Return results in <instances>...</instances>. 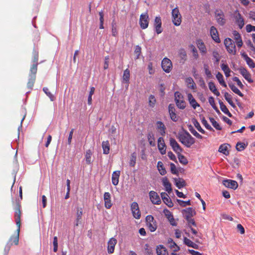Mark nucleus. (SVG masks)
I'll use <instances>...</instances> for the list:
<instances>
[{
  "mask_svg": "<svg viewBox=\"0 0 255 255\" xmlns=\"http://www.w3.org/2000/svg\"><path fill=\"white\" fill-rule=\"evenodd\" d=\"M208 86L210 90L216 96H219L220 95V92L217 89L214 83L213 82H210L208 83Z\"/></svg>",
  "mask_w": 255,
  "mask_h": 255,
  "instance_id": "nucleus-29",
  "label": "nucleus"
},
{
  "mask_svg": "<svg viewBox=\"0 0 255 255\" xmlns=\"http://www.w3.org/2000/svg\"><path fill=\"white\" fill-rule=\"evenodd\" d=\"M185 219L187 221L188 225L190 227H191V225H192L195 227L196 226L195 222L194 220V219L192 218V217L187 216V217H186Z\"/></svg>",
  "mask_w": 255,
  "mask_h": 255,
  "instance_id": "nucleus-61",
  "label": "nucleus"
},
{
  "mask_svg": "<svg viewBox=\"0 0 255 255\" xmlns=\"http://www.w3.org/2000/svg\"><path fill=\"white\" fill-rule=\"evenodd\" d=\"M161 197L163 202L168 207H172L173 206V203L172 202L171 199L169 197L168 195L165 192H162L161 193Z\"/></svg>",
  "mask_w": 255,
  "mask_h": 255,
  "instance_id": "nucleus-16",
  "label": "nucleus"
},
{
  "mask_svg": "<svg viewBox=\"0 0 255 255\" xmlns=\"http://www.w3.org/2000/svg\"><path fill=\"white\" fill-rule=\"evenodd\" d=\"M178 139L187 147H190L195 142V138L187 131L184 133H179Z\"/></svg>",
  "mask_w": 255,
  "mask_h": 255,
  "instance_id": "nucleus-2",
  "label": "nucleus"
},
{
  "mask_svg": "<svg viewBox=\"0 0 255 255\" xmlns=\"http://www.w3.org/2000/svg\"><path fill=\"white\" fill-rule=\"evenodd\" d=\"M177 201L179 203V204L182 206V207H185L187 205H191V201L190 200L187 201H184L181 200L177 199Z\"/></svg>",
  "mask_w": 255,
  "mask_h": 255,
  "instance_id": "nucleus-60",
  "label": "nucleus"
},
{
  "mask_svg": "<svg viewBox=\"0 0 255 255\" xmlns=\"http://www.w3.org/2000/svg\"><path fill=\"white\" fill-rule=\"evenodd\" d=\"M104 199L105 201V206L107 209H110L112 204L111 200V194L109 192H105L104 194Z\"/></svg>",
  "mask_w": 255,
  "mask_h": 255,
  "instance_id": "nucleus-21",
  "label": "nucleus"
},
{
  "mask_svg": "<svg viewBox=\"0 0 255 255\" xmlns=\"http://www.w3.org/2000/svg\"><path fill=\"white\" fill-rule=\"evenodd\" d=\"M185 212L186 213V215H185V218L187 216H189L190 217H192L195 214L194 210L192 208H188L184 210Z\"/></svg>",
  "mask_w": 255,
  "mask_h": 255,
  "instance_id": "nucleus-48",
  "label": "nucleus"
},
{
  "mask_svg": "<svg viewBox=\"0 0 255 255\" xmlns=\"http://www.w3.org/2000/svg\"><path fill=\"white\" fill-rule=\"evenodd\" d=\"M229 86L230 89L232 90L236 94L238 95L239 96L243 97L244 95L243 93L236 87V86L233 83H229Z\"/></svg>",
  "mask_w": 255,
  "mask_h": 255,
  "instance_id": "nucleus-36",
  "label": "nucleus"
},
{
  "mask_svg": "<svg viewBox=\"0 0 255 255\" xmlns=\"http://www.w3.org/2000/svg\"><path fill=\"white\" fill-rule=\"evenodd\" d=\"M149 17L147 12L142 13L140 16L139 24L142 29H145L148 26Z\"/></svg>",
  "mask_w": 255,
  "mask_h": 255,
  "instance_id": "nucleus-9",
  "label": "nucleus"
},
{
  "mask_svg": "<svg viewBox=\"0 0 255 255\" xmlns=\"http://www.w3.org/2000/svg\"><path fill=\"white\" fill-rule=\"evenodd\" d=\"M117 243V240L112 238L108 242V252L109 254H113L114 252L115 247Z\"/></svg>",
  "mask_w": 255,
  "mask_h": 255,
  "instance_id": "nucleus-17",
  "label": "nucleus"
},
{
  "mask_svg": "<svg viewBox=\"0 0 255 255\" xmlns=\"http://www.w3.org/2000/svg\"><path fill=\"white\" fill-rule=\"evenodd\" d=\"M175 103L177 107L180 109L183 110L186 107V103L183 100V99L180 100H177L176 101H175Z\"/></svg>",
  "mask_w": 255,
  "mask_h": 255,
  "instance_id": "nucleus-43",
  "label": "nucleus"
},
{
  "mask_svg": "<svg viewBox=\"0 0 255 255\" xmlns=\"http://www.w3.org/2000/svg\"><path fill=\"white\" fill-rule=\"evenodd\" d=\"M20 205L19 203H17L16 205V206L15 207L14 210H15V214H14V217L15 220V223L16 226L17 227V229L16 230V235L14 236H12L9 241L8 243L12 245L13 244H14L15 245H17L18 244L19 242V232H20V226H21V221H20V218H21V211H20Z\"/></svg>",
  "mask_w": 255,
  "mask_h": 255,
  "instance_id": "nucleus-1",
  "label": "nucleus"
},
{
  "mask_svg": "<svg viewBox=\"0 0 255 255\" xmlns=\"http://www.w3.org/2000/svg\"><path fill=\"white\" fill-rule=\"evenodd\" d=\"M221 67L222 70L224 71L225 75L227 77H229V76H230V73L231 72V70H230L227 64L223 63L221 64Z\"/></svg>",
  "mask_w": 255,
  "mask_h": 255,
  "instance_id": "nucleus-38",
  "label": "nucleus"
},
{
  "mask_svg": "<svg viewBox=\"0 0 255 255\" xmlns=\"http://www.w3.org/2000/svg\"><path fill=\"white\" fill-rule=\"evenodd\" d=\"M91 155H92V152L90 149L87 150L86 152V163L88 164H90L91 163Z\"/></svg>",
  "mask_w": 255,
  "mask_h": 255,
  "instance_id": "nucleus-51",
  "label": "nucleus"
},
{
  "mask_svg": "<svg viewBox=\"0 0 255 255\" xmlns=\"http://www.w3.org/2000/svg\"><path fill=\"white\" fill-rule=\"evenodd\" d=\"M190 48L191 49V51L193 53V56L195 59H197L199 57V55L198 53L197 50L196 49V47L193 45H190Z\"/></svg>",
  "mask_w": 255,
  "mask_h": 255,
  "instance_id": "nucleus-58",
  "label": "nucleus"
},
{
  "mask_svg": "<svg viewBox=\"0 0 255 255\" xmlns=\"http://www.w3.org/2000/svg\"><path fill=\"white\" fill-rule=\"evenodd\" d=\"M223 184L225 187L234 190L236 189L238 187V183L237 181L230 179L224 180L223 181Z\"/></svg>",
  "mask_w": 255,
  "mask_h": 255,
  "instance_id": "nucleus-12",
  "label": "nucleus"
},
{
  "mask_svg": "<svg viewBox=\"0 0 255 255\" xmlns=\"http://www.w3.org/2000/svg\"><path fill=\"white\" fill-rule=\"evenodd\" d=\"M161 67L165 72L168 73L172 69V63L169 59L164 58L161 61Z\"/></svg>",
  "mask_w": 255,
  "mask_h": 255,
  "instance_id": "nucleus-8",
  "label": "nucleus"
},
{
  "mask_svg": "<svg viewBox=\"0 0 255 255\" xmlns=\"http://www.w3.org/2000/svg\"><path fill=\"white\" fill-rule=\"evenodd\" d=\"M177 154L179 162L183 165H186L188 163V160L186 157L180 153Z\"/></svg>",
  "mask_w": 255,
  "mask_h": 255,
  "instance_id": "nucleus-46",
  "label": "nucleus"
},
{
  "mask_svg": "<svg viewBox=\"0 0 255 255\" xmlns=\"http://www.w3.org/2000/svg\"><path fill=\"white\" fill-rule=\"evenodd\" d=\"M83 215V211L82 208H77V213H76V220L75 226H78L79 225V222L82 218V216Z\"/></svg>",
  "mask_w": 255,
  "mask_h": 255,
  "instance_id": "nucleus-37",
  "label": "nucleus"
},
{
  "mask_svg": "<svg viewBox=\"0 0 255 255\" xmlns=\"http://www.w3.org/2000/svg\"><path fill=\"white\" fill-rule=\"evenodd\" d=\"M209 103L211 105V106L212 107V108L215 110V111L218 113L220 114V111L218 109L217 107L216 106L215 103L214 99L213 97H210L209 98Z\"/></svg>",
  "mask_w": 255,
  "mask_h": 255,
  "instance_id": "nucleus-44",
  "label": "nucleus"
},
{
  "mask_svg": "<svg viewBox=\"0 0 255 255\" xmlns=\"http://www.w3.org/2000/svg\"><path fill=\"white\" fill-rule=\"evenodd\" d=\"M179 56L183 60H186L187 54L185 50L184 49H181L178 52Z\"/></svg>",
  "mask_w": 255,
  "mask_h": 255,
  "instance_id": "nucleus-59",
  "label": "nucleus"
},
{
  "mask_svg": "<svg viewBox=\"0 0 255 255\" xmlns=\"http://www.w3.org/2000/svg\"><path fill=\"white\" fill-rule=\"evenodd\" d=\"M219 104H220V109H221V111L224 113H225V114L228 115L229 117H232V114L229 112L228 108L224 104V103L222 101H219Z\"/></svg>",
  "mask_w": 255,
  "mask_h": 255,
  "instance_id": "nucleus-32",
  "label": "nucleus"
},
{
  "mask_svg": "<svg viewBox=\"0 0 255 255\" xmlns=\"http://www.w3.org/2000/svg\"><path fill=\"white\" fill-rule=\"evenodd\" d=\"M156 253L157 255H168V252L163 245L157 246Z\"/></svg>",
  "mask_w": 255,
  "mask_h": 255,
  "instance_id": "nucleus-28",
  "label": "nucleus"
},
{
  "mask_svg": "<svg viewBox=\"0 0 255 255\" xmlns=\"http://www.w3.org/2000/svg\"><path fill=\"white\" fill-rule=\"evenodd\" d=\"M166 216H167V217L170 224L172 226H176V222L175 221L173 216L169 211H168V214H166Z\"/></svg>",
  "mask_w": 255,
  "mask_h": 255,
  "instance_id": "nucleus-55",
  "label": "nucleus"
},
{
  "mask_svg": "<svg viewBox=\"0 0 255 255\" xmlns=\"http://www.w3.org/2000/svg\"><path fill=\"white\" fill-rule=\"evenodd\" d=\"M131 210L133 216L136 219H139L140 218L141 214L139 209L138 204L135 202H132L131 204Z\"/></svg>",
  "mask_w": 255,
  "mask_h": 255,
  "instance_id": "nucleus-10",
  "label": "nucleus"
},
{
  "mask_svg": "<svg viewBox=\"0 0 255 255\" xmlns=\"http://www.w3.org/2000/svg\"><path fill=\"white\" fill-rule=\"evenodd\" d=\"M224 44L227 51L233 55L236 54V47L234 41L230 38L224 40Z\"/></svg>",
  "mask_w": 255,
  "mask_h": 255,
  "instance_id": "nucleus-3",
  "label": "nucleus"
},
{
  "mask_svg": "<svg viewBox=\"0 0 255 255\" xmlns=\"http://www.w3.org/2000/svg\"><path fill=\"white\" fill-rule=\"evenodd\" d=\"M247 145V144H246L243 142H239L237 143L236 148L238 151H241L244 150Z\"/></svg>",
  "mask_w": 255,
  "mask_h": 255,
  "instance_id": "nucleus-53",
  "label": "nucleus"
},
{
  "mask_svg": "<svg viewBox=\"0 0 255 255\" xmlns=\"http://www.w3.org/2000/svg\"><path fill=\"white\" fill-rule=\"evenodd\" d=\"M130 77V71L128 69H126L124 71L123 76V83L127 84V88L128 86L129 80Z\"/></svg>",
  "mask_w": 255,
  "mask_h": 255,
  "instance_id": "nucleus-26",
  "label": "nucleus"
},
{
  "mask_svg": "<svg viewBox=\"0 0 255 255\" xmlns=\"http://www.w3.org/2000/svg\"><path fill=\"white\" fill-rule=\"evenodd\" d=\"M170 145L171 146L172 149L177 154L180 153L182 151V149L177 143L176 140L173 138H170L169 139Z\"/></svg>",
  "mask_w": 255,
  "mask_h": 255,
  "instance_id": "nucleus-11",
  "label": "nucleus"
},
{
  "mask_svg": "<svg viewBox=\"0 0 255 255\" xmlns=\"http://www.w3.org/2000/svg\"><path fill=\"white\" fill-rule=\"evenodd\" d=\"M157 142L158 148L160 153L162 155L165 154L166 153V145L163 137H159L157 140Z\"/></svg>",
  "mask_w": 255,
  "mask_h": 255,
  "instance_id": "nucleus-15",
  "label": "nucleus"
},
{
  "mask_svg": "<svg viewBox=\"0 0 255 255\" xmlns=\"http://www.w3.org/2000/svg\"><path fill=\"white\" fill-rule=\"evenodd\" d=\"M157 129L159 130L160 134L164 136L166 133V128L164 124L161 121L156 122Z\"/></svg>",
  "mask_w": 255,
  "mask_h": 255,
  "instance_id": "nucleus-25",
  "label": "nucleus"
},
{
  "mask_svg": "<svg viewBox=\"0 0 255 255\" xmlns=\"http://www.w3.org/2000/svg\"><path fill=\"white\" fill-rule=\"evenodd\" d=\"M149 194L150 200L153 204L159 205L161 203L160 198L156 192L151 191Z\"/></svg>",
  "mask_w": 255,
  "mask_h": 255,
  "instance_id": "nucleus-13",
  "label": "nucleus"
},
{
  "mask_svg": "<svg viewBox=\"0 0 255 255\" xmlns=\"http://www.w3.org/2000/svg\"><path fill=\"white\" fill-rule=\"evenodd\" d=\"M233 38L235 40L237 47L240 48L243 44V42L241 34L236 30L233 31Z\"/></svg>",
  "mask_w": 255,
  "mask_h": 255,
  "instance_id": "nucleus-14",
  "label": "nucleus"
},
{
  "mask_svg": "<svg viewBox=\"0 0 255 255\" xmlns=\"http://www.w3.org/2000/svg\"><path fill=\"white\" fill-rule=\"evenodd\" d=\"M185 81L188 88L193 90L196 88V84L191 77L186 78Z\"/></svg>",
  "mask_w": 255,
  "mask_h": 255,
  "instance_id": "nucleus-35",
  "label": "nucleus"
},
{
  "mask_svg": "<svg viewBox=\"0 0 255 255\" xmlns=\"http://www.w3.org/2000/svg\"><path fill=\"white\" fill-rule=\"evenodd\" d=\"M168 244L170 248L172 249L174 252H177L180 250V248L176 245L171 238L168 239Z\"/></svg>",
  "mask_w": 255,
  "mask_h": 255,
  "instance_id": "nucleus-30",
  "label": "nucleus"
},
{
  "mask_svg": "<svg viewBox=\"0 0 255 255\" xmlns=\"http://www.w3.org/2000/svg\"><path fill=\"white\" fill-rule=\"evenodd\" d=\"M193 124L199 131L203 134L205 133V130L201 128L199 123L197 121V120L193 119Z\"/></svg>",
  "mask_w": 255,
  "mask_h": 255,
  "instance_id": "nucleus-45",
  "label": "nucleus"
},
{
  "mask_svg": "<svg viewBox=\"0 0 255 255\" xmlns=\"http://www.w3.org/2000/svg\"><path fill=\"white\" fill-rule=\"evenodd\" d=\"M121 174L120 170L113 172L112 176V182L114 185H117L119 182V177Z\"/></svg>",
  "mask_w": 255,
  "mask_h": 255,
  "instance_id": "nucleus-23",
  "label": "nucleus"
},
{
  "mask_svg": "<svg viewBox=\"0 0 255 255\" xmlns=\"http://www.w3.org/2000/svg\"><path fill=\"white\" fill-rule=\"evenodd\" d=\"M234 20L235 23L240 29L244 27L245 25L244 18L238 10H236L234 12Z\"/></svg>",
  "mask_w": 255,
  "mask_h": 255,
  "instance_id": "nucleus-7",
  "label": "nucleus"
},
{
  "mask_svg": "<svg viewBox=\"0 0 255 255\" xmlns=\"http://www.w3.org/2000/svg\"><path fill=\"white\" fill-rule=\"evenodd\" d=\"M210 34L212 39L217 43H220L221 40L219 37L218 32L217 29L212 26L210 28Z\"/></svg>",
  "mask_w": 255,
  "mask_h": 255,
  "instance_id": "nucleus-20",
  "label": "nucleus"
},
{
  "mask_svg": "<svg viewBox=\"0 0 255 255\" xmlns=\"http://www.w3.org/2000/svg\"><path fill=\"white\" fill-rule=\"evenodd\" d=\"M136 153L135 152L132 153L130 156V159L129 161V165L131 167H134L136 163Z\"/></svg>",
  "mask_w": 255,
  "mask_h": 255,
  "instance_id": "nucleus-52",
  "label": "nucleus"
},
{
  "mask_svg": "<svg viewBox=\"0 0 255 255\" xmlns=\"http://www.w3.org/2000/svg\"><path fill=\"white\" fill-rule=\"evenodd\" d=\"M191 132L197 138L201 139L202 138V136L200 135L197 131H196L193 128L192 129H189Z\"/></svg>",
  "mask_w": 255,
  "mask_h": 255,
  "instance_id": "nucleus-64",
  "label": "nucleus"
},
{
  "mask_svg": "<svg viewBox=\"0 0 255 255\" xmlns=\"http://www.w3.org/2000/svg\"><path fill=\"white\" fill-rule=\"evenodd\" d=\"M103 149V153L108 154L110 152V144L108 140L104 141L102 144Z\"/></svg>",
  "mask_w": 255,
  "mask_h": 255,
  "instance_id": "nucleus-33",
  "label": "nucleus"
},
{
  "mask_svg": "<svg viewBox=\"0 0 255 255\" xmlns=\"http://www.w3.org/2000/svg\"><path fill=\"white\" fill-rule=\"evenodd\" d=\"M43 91L45 94L50 98L51 101H54L55 100V96L49 92V89L47 87H44Z\"/></svg>",
  "mask_w": 255,
  "mask_h": 255,
  "instance_id": "nucleus-47",
  "label": "nucleus"
},
{
  "mask_svg": "<svg viewBox=\"0 0 255 255\" xmlns=\"http://www.w3.org/2000/svg\"><path fill=\"white\" fill-rule=\"evenodd\" d=\"M201 122L207 129L210 131H214L213 128L208 123L207 121L206 120L204 117H203L202 119H201Z\"/></svg>",
  "mask_w": 255,
  "mask_h": 255,
  "instance_id": "nucleus-56",
  "label": "nucleus"
},
{
  "mask_svg": "<svg viewBox=\"0 0 255 255\" xmlns=\"http://www.w3.org/2000/svg\"><path fill=\"white\" fill-rule=\"evenodd\" d=\"M216 78L218 79L220 84L223 87H226L227 85L224 80L223 75L220 73L218 72L216 75Z\"/></svg>",
  "mask_w": 255,
  "mask_h": 255,
  "instance_id": "nucleus-41",
  "label": "nucleus"
},
{
  "mask_svg": "<svg viewBox=\"0 0 255 255\" xmlns=\"http://www.w3.org/2000/svg\"><path fill=\"white\" fill-rule=\"evenodd\" d=\"M146 225L150 232H154L157 229V224L154 217L151 215L146 217Z\"/></svg>",
  "mask_w": 255,
  "mask_h": 255,
  "instance_id": "nucleus-5",
  "label": "nucleus"
},
{
  "mask_svg": "<svg viewBox=\"0 0 255 255\" xmlns=\"http://www.w3.org/2000/svg\"><path fill=\"white\" fill-rule=\"evenodd\" d=\"M197 47L199 48V50L200 51V52L203 54H205L207 52V49L204 43V42L202 41V40L199 39L197 41Z\"/></svg>",
  "mask_w": 255,
  "mask_h": 255,
  "instance_id": "nucleus-27",
  "label": "nucleus"
},
{
  "mask_svg": "<svg viewBox=\"0 0 255 255\" xmlns=\"http://www.w3.org/2000/svg\"><path fill=\"white\" fill-rule=\"evenodd\" d=\"M246 62L250 68H254L255 67V63L253 60L250 57L247 59Z\"/></svg>",
  "mask_w": 255,
  "mask_h": 255,
  "instance_id": "nucleus-62",
  "label": "nucleus"
},
{
  "mask_svg": "<svg viewBox=\"0 0 255 255\" xmlns=\"http://www.w3.org/2000/svg\"><path fill=\"white\" fill-rule=\"evenodd\" d=\"M204 69L205 70V73L206 75H207V76L208 78H211L212 77V74H211V71L209 69L208 66L206 64H204Z\"/></svg>",
  "mask_w": 255,
  "mask_h": 255,
  "instance_id": "nucleus-63",
  "label": "nucleus"
},
{
  "mask_svg": "<svg viewBox=\"0 0 255 255\" xmlns=\"http://www.w3.org/2000/svg\"><path fill=\"white\" fill-rule=\"evenodd\" d=\"M37 64H33L30 69L29 76H34L36 77V74L37 71Z\"/></svg>",
  "mask_w": 255,
  "mask_h": 255,
  "instance_id": "nucleus-42",
  "label": "nucleus"
},
{
  "mask_svg": "<svg viewBox=\"0 0 255 255\" xmlns=\"http://www.w3.org/2000/svg\"><path fill=\"white\" fill-rule=\"evenodd\" d=\"M147 139L149 144L154 146L155 145V138L152 132H149L147 134Z\"/></svg>",
  "mask_w": 255,
  "mask_h": 255,
  "instance_id": "nucleus-40",
  "label": "nucleus"
},
{
  "mask_svg": "<svg viewBox=\"0 0 255 255\" xmlns=\"http://www.w3.org/2000/svg\"><path fill=\"white\" fill-rule=\"evenodd\" d=\"M35 80H36V77H34V76H29V79H28V81L27 84V87L30 90H31L32 87H33Z\"/></svg>",
  "mask_w": 255,
  "mask_h": 255,
  "instance_id": "nucleus-39",
  "label": "nucleus"
},
{
  "mask_svg": "<svg viewBox=\"0 0 255 255\" xmlns=\"http://www.w3.org/2000/svg\"><path fill=\"white\" fill-rule=\"evenodd\" d=\"M162 182L165 190L168 193H170L172 191L171 184L169 182L168 178L166 177H163L162 180Z\"/></svg>",
  "mask_w": 255,
  "mask_h": 255,
  "instance_id": "nucleus-24",
  "label": "nucleus"
},
{
  "mask_svg": "<svg viewBox=\"0 0 255 255\" xmlns=\"http://www.w3.org/2000/svg\"><path fill=\"white\" fill-rule=\"evenodd\" d=\"M210 121L211 123L213 126L217 130H221L222 127L220 126L219 124L217 123L213 118H209Z\"/></svg>",
  "mask_w": 255,
  "mask_h": 255,
  "instance_id": "nucleus-49",
  "label": "nucleus"
},
{
  "mask_svg": "<svg viewBox=\"0 0 255 255\" xmlns=\"http://www.w3.org/2000/svg\"><path fill=\"white\" fill-rule=\"evenodd\" d=\"M181 15L177 7H175L172 10V19L173 24L175 26H179L181 23Z\"/></svg>",
  "mask_w": 255,
  "mask_h": 255,
  "instance_id": "nucleus-4",
  "label": "nucleus"
},
{
  "mask_svg": "<svg viewBox=\"0 0 255 255\" xmlns=\"http://www.w3.org/2000/svg\"><path fill=\"white\" fill-rule=\"evenodd\" d=\"M239 71L241 74L244 77V78L249 83H251L253 82V80L251 78V74L246 68L242 67L240 68Z\"/></svg>",
  "mask_w": 255,
  "mask_h": 255,
  "instance_id": "nucleus-18",
  "label": "nucleus"
},
{
  "mask_svg": "<svg viewBox=\"0 0 255 255\" xmlns=\"http://www.w3.org/2000/svg\"><path fill=\"white\" fill-rule=\"evenodd\" d=\"M168 112L169 113L171 119L174 122H177L178 120V118L175 113V109L174 108V105L171 104L169 105Z\"/></svg>",
  "mask_w": 255,
  "mask_h": 255,
  "instance_id": "nucleus-19",
  "label": "nucleus"
},
{
  "mask_svg": "<svg viewBox=\"0 0 255 255\" xmlns=\"http://www.w3.org/2000/svg\"><path fill=\"white\" fill-rule=\"evenodd\" d=\"M32 62L33 64H37L38 65V52L35 50H33L32 53Z\"/></svg>",
  "mask_w": 255,
  "mask_h": 255,
  "instance_id": "nucleus-57",
  "label": "nucleus"
},
{
  "mask_svg": "<svg viewBox=\"0 0 255 255\" xmlns=\"http://www.w3.org/2000/svg\"><path fill=\"white\" fill-rule=\"evenodd\" d=\"M215 16L218 23L223 26L226 22L224 12L220 9H216L215 11Z\"/></svg>",
  "mask_w": 255,
  "mask_h": 255,
  "instance_id": "nucleus-6",
  "label": "nucleus"
},
{
  "mask_svg": "<svg viewBox=\"0 0 255 255\" xmlns=\"http://www.w3.org/2000/svg\"><path fill=\"white\" fill-rule=\"evenodd\" d=\"M157 167L159 173L161 175H164L166 173V170L164 167L162 162L159 161L157 162Z\"/></svg>",
  "mask_w": 255,
  "mask_h": 255,
  "instance_id": "nucleus-34",
  "label": "nucleus"
},
{
  "mask_svg": "<svg viewBox=\"0 0 255 255\" xmlns=\"http://www.w3.org/2000/svg\"><path fill=\"white\" fill-rule=\"evenodd\" d=\"M212 55L215 61V63L218 64L221 58V56L219 52L216 50H214L213 51Z\"/></svg>",
  "mask_w": 255,
  "mask_h": 255,
  "instance_id": "nucleus-54",
  "label": "nucleus"
},
{
  "mask_svg": "<svg viewBox=\"0 0 255 255\" xmlns=\"http://www.w3.org/2000/svg\"><path fill=\"white\" fill-rule=\"evenodd\" d=\"M174 181L175 182V185L179 189H181V188L186 186V183L185 180L183 178H175Z\"/></svg>",
  "mask_w": 255,
  "mask_h": 255,
  "instance_id": "nucleus-31",
  "label": "nucleus"
},
{
  "mask_svg": "<svg viewBox=\"0 0 255 255\" xmlns=\"http://www.w3.org/2000/svg\"><path fill=\"white\" fill-rule=\"evenodd\" d=\"M231 147V146L228 143H224L221 144L219 148L218 151L219 152L222 153L223 154L228 155L229 154V148Z\"/></svg>",
  "mask_w": 255,
  "mask_h": 255,
  "instance_id": "nucleus-22",
  "label": "nucleus"
},
{
  "mask_svg": "<svg viewBox=\"0 0 255 255\" xmlns=\"http://www.w3.org/2000/svg\"><path fill=\"white\" fill-rule=\"evenodd\" d=\"M156 102V99H155L154 96H153L152 95H150L148 98L149 106L150 107L153 108L155 106Z\"/></svg>",
  "mask_w": 255,
  "mask_h": 255,
  "instance_id": "nucleus-50",
  "label": "nucleus"
}]
</instances>
